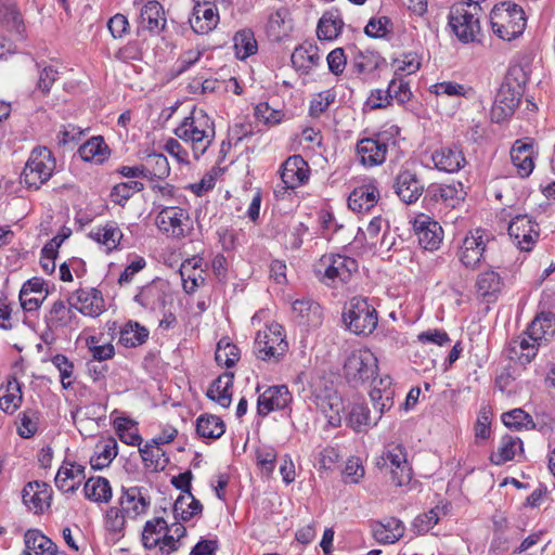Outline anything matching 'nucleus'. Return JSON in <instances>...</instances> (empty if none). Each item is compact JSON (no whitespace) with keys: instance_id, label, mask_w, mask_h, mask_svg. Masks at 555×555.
I'll use <instances>...</instances> for the list:
<instances>
[{"instance_id":"nucleus-18","label":"nucleus","mask_w":555,"mask_h":555,"mask_svg":"<svg viewBox=\"0 0 555 555\" xmlns=\"http://www.w3.org/2000/svg\"><path fill=\"white\" fill-rule=\"evenodd\" d=\"M392 188L399 199L406 205L415 204L426 191L417 173L405 168L399 170Z\"/></svg>"},{"instance_id":"nucleus-44","label":"nucleus","mask_w":555,"mask_h":555,"mask_svg":"<svg viewBox=\"0 0 555 555\" xmlns=\"http://www.w3.org/2000/svg\"><path fill=\"white\" fill-rule=\"evenodd\" d=\"M108 145L103 137H92L78 149L80 158L85 162H94L102 164L109 155Z\"/></svg>"},{"instance_id":"nucleus-39","label":"nucleus","mask_w":555,"mask_h":555,"mask_svg":"<svg viewBox=\"0 0 555 555\" xmlns=\"http://www.w3.org/2000/svg\"><path fill=\"white\" fill-rule=\"evenodd\" d=\"M517 450L524 453L522 440L517 436L506 434L500 439L498 450L490 454L489 461L495 466H501L514 460Z\"/></svg>"},{"instance_id":"nucleus-17","label":"nucleus","mask_w":555,"mask_h":555,"mask_svg":"<svg viewBox=\"0 0 555 555\" xmlns=\"http://www.w3.org/2000/svg\"><path fill=\"white\" fill-rule=\"evenodd\" d=\"M508 235L519 249L530 251L540 236V228L532 218L518 215L508 224Z\"/></svg>"},{"instance_id":"nucleus-12","label":"nucleus","mask_w":555,"mask_h":555,"mask_svg":"<svg viewBox=\"0 0 555 555\" xmlns=\"http://www.w3.org/2000/svg\"><path fill=\"white\" fill-rule=\"evenodd\" d=\"M288 349V344L280 324H272L263 332H258L254 343V352L263 361L279 362Z\"/></svg>"},{"instance_id":"nucleus-4","label":"nucleus","mask_w":555,"mask_h":555,"mask_svg":"<svg viewBox=\"0 0 555 555\" xmlns=\"http://www.w3.org/2000/svg\"><path fill=\"white\" fill-rule=\"evenodd\" d=\"M400 134L398 126H390L374 132L371 137L358 140L356 152L361 165L367 168L376 167L385 163L389 147L397 144Z\"/></svg>"},{"instance_id":"nucleus-42","label":"nucleus","mask_w":555,"mask_h":555,"mask_svg":"<svg viewBox=\"0 0 555 555\" xmlns=\"http://www.w3.org/2000/svg\"><path fill=\"white\" fill-rule=\"evenodd\" d=\"M23 401L22 383L10 375L5 385V392L0 396V409L9 415L15 413Z\"/></svg>"},{"instance_id":"nucleus-15","label":"nucleus","mask_w":555,"mask_h":555,"mask_svg":"<svg viewBox=\"0 0 555 555\" xmlns=\"http://www.w3.org/2000/svg\"><path fill=\"white\" fill-rule=\"evenodd\" d=\"M411 223L418 245L423 249L435 251L440 248L444 232L437 220L426 214H418Z\"/></svg>"},{"instance_id":"nucleus-48","label":"nucleus","mask_w":555,"mask_h":555,"mask_svg":"<svg viewBox=\"0 0 555 555\" xmlns=\"http://www.w3.org/2000/svg\"><path fill=\"white\" fill-rule=\"evenodd\" d=\"M169 529V525L163 517H154L144 524L141 541L146 550L157 547L159 538L164 534L165 530Z\"/></svg>"},{"instance_id":"nucleus-36","label":"nucleus","mask_w":555,"mask_h":555,"mask_svg":"<svg viewBox=\"0 0 555 555\" xmlns=\"http://www.w3.org/2000/svg\"><path fill=\"white\" fill-rule=\"evenodd\" d=\"M375 413L376 416L373 417L366 403H353L346 418L347 425L357 433H366L376 426L383 416L379 412Z\"/></svg>"},{"instance_id":"nucleus-50","label":"nucleus","mask_w":555,"mask_h":555,"mask_svg":"<svg viewBox=\"0 0 555 555\" xmlns=\"http://www.w3.org/2000/svg\"><path fill=\"white\" fill-rule=\"evenodd\" d=\"M235 55L238 60H246L258 50V44L251 29L238 30L233 38Z\"/></svg>"},{"instance_id":"nucleus-49","label":"nucleus","mask_w":555,"mask_h":555,"mask_svg":"<svg viewBox=\"0 0 555 555\" xmlns=\"http://www.w3.org/2000/svg\"><path fill=\"white\" fill-rule=\"evenodd\" d=\"M143 164L149 181L165 180L170 175L169 162L163 154H149Z\"/></svg>"},{"instance_id":"nucleus-64","label":"nucleus","mask_w":555,"mask_h":555,"mask_svg":"<svg viewBox=\"0 0 555 555\" xmlns=\"http://www.w3.org/2000/svg\"><path fill=\"white\" fill-rule=\"evenodd\" d=\"M470 91L472 88H466L464 85L457 83L455 81H442L431 86V92L436 93L437 95L467 98Z\"/></svg>"},{"instance_id":"nucleus-40","label":"nucleus","mask_w":555,"mask_h":555,"mask_svg":"<svg viewBox=\"0 0 555 555\" xmlns=\"http://www.w3.org/2000/svg\"><path fill=\"white\" fill-rule=\"evenodd\" d=\"M344 27V21L338 9H331L323 13L318 22L317 36L319 40L336 39Z\"/></svg>"},{"instance_id":"nucleus-22","label":"nucleus","mask_w":555,"mask_h":555,"mask_svg":"<svg viewBox=\"0 0 555 555\" xmlns=\"http://www.w3.org/2000/svg\"><path fill=\"white\" fill-rule=\"evenodd\" d=\"M310 168L301 155L289 156L281 167L283 189L295 190L309 180Z\"/></svg>"},{"instance_id":"nucleus-23","label":"nucleus","mask_w":555,"mask_h":555,"mask_svg":"<svg viewBox=\"0 0 555 555\" xmlns=\"http://www.w3.org/2000/svg\"><path fill=\"white\" fill-rule=\"evenodd\" d=\"M189 220V214L181 207H164L157 215L156 223L158 229L172 237H184L186 231L184 221Z\"/></svg>"},{"instance_id":"nucleus-53","label":"nucleus","mask_w":555,"mask_h":555,"mask_svg":"<svg viewBox=\"0 0 555 555\" xmlns=\"http://www.w3.org/2000/svg\"><path fill=\"white\" fill-rule=\"evenodd\" d=\"M34 485L37 488H35L34 493H31V499L28 500V502H30L29 509L40 515L51 506L52 489L44 481L35 480Z\"/></svg>"},{"instance_id":"nucleus-30","label":"nucleus","mask_w":555,"mask_h":555,"mask_svg":"<svg viewBox=\"0 0 555 555\" xmlns=\"http://www.w3.org/2000/svg\"><path fill=\"white\" fill-rule=\"evenodd\" d=\"M371 531L379 544H392L399 541L405 531L403 522L396 517H385L371 521Z\"/></svg>"},{"instance_id":"nucleus-63","label":"nucleus","mask_w":555,"mask_h":555,"mask_svg":"<svg viewBox=\"0 0 555 555\" xmlns=\"http://www.w3.org/2000/svg\"><path fill=\"white\" fill-rule=\"evenodd\" d=\"M255 116L266 125L275 126L282 122L285 114L281 109H272L267 102H261L255 107Z\"/></svg>"},{"instance_id":"nucleus-21","label":"nucleus","mask_w":555,"mask_h":555,"mask_svg":"<svg viewBox=\"0 0 555 555\" xmlns=\"http://www.w3.org/2000/svg\"><path fill=\"white\" fill-rule=\"evenodd\" d=\"M380 199V192L375 179H367L354 188L348 196V207L357 212H367Z\"/></svg>"},{"instance_id":"nucleus-45","label":"nucleus","mask_w":555,"mask_h":555,"mask_svg":"<svg viewBox=\"0 0 555 555\" xmlns=\"http://www.w3.org/2000/svg\"><path fill=\"white\" fill-rule=\"evenodd\" d=\"M87 500L95 503H108L112 499L109 481L101 476L90 477L83 487Z\"/></svg>"},{"instance_id":"nucleus-7","label":"nucleus","mask_w":555,"mask_h":555,"mask_svg":"<svg viewBox=\"0 0 555 555\" xmlns=\"http://www.w3.org/2000/svg\"><path fill=\"white\" fill-rule=\"evenodd\" d=\"M343 371L347 383L359 388L377 375L378 360L369 348H357L346 357Z\"/></svg>"},{"instance_id":"nucleus-51","label":"nucleus","mask_w":555,"mask_h":555,"mask_svg":"<svg viewBox=\"0 0 555 555\" xmlns=\"http://www.w3.org/2000/svg\"><path fill=\"white\" fill-rule=\"evenodd\" d=\"M320 56L318 50L313 46L297 47L291 56V62L297 70L308 72L319 63Z\"/></svg>"},{"instance_id":"nucleus-58","label":"nucleus","mask_w":555,"mask_h":555,"mask_svg":"<svg viewBox=\"0 0 555 555\" xmlns=\"http://www.w3.org/2000/svg\"><path fill=\"white\" fill-rule=\"evenodd\" d=\"M395 66L393 76L404 77L406 75L415 74L421 68V57L415 52L403 53L401 57L392 60Z\"/></svg>"},{"instance_id":"nucleus-38","label":"nucleus","mask_w":555,"mask_h":555,"mask_svg":"<svg viewBox=\"0 0 555 555\" xmlns=\"http://www.w3.org/2000/svg\"><path fill=\"white\" fill-rule=\"evenodd\" d=\"M234 382V373L225 372L214 379L206 392L211 401L218 403L222 408H229L232 402V388Z\"/></svg>"},{"instance_id":"nucleus-46","label":"nucleus","mask_w":555,"mask_h":555,"mask_svg":"<svg viewBox=\"0 0 555 555\" xmlns=\"http://www.w3.org/2000/svg\"><path fill=\"white\" fill-rule=\"evenodd\" d=\"M225 431L224 422L214 414H202L196 418V433L204 439H218Z\"/></svg>"},{"instance_id":"nucleus-62","label":"nucleus","mask_w":555,"mask_h":555,"mask_svg":"<svg viewBox=\"0 0 555 555\" xmlns=\"http://www.w3.org/2000/svg\"><path fill=\"white\" fill-rule=\"evenodd\" d=\"M17 433L23 438H31L38 430V416L34 410H26L20 414Z\"/></svg>"},{"instance_id":"nucleus-59","label":"nucleus","mask_w":555,"mask_h":555,"mask_svg":"<svg viewBox=\"0 0 555 555\" xmlns=\"http://www.w3.org/2000/svg\"><path fill=\"white\" fill-rule=\"evenodd\" d=\"M388 93H390L391 102L396 101L400 105H404L412 98V91L410 85L403 77L393 76L387 87Z\"/></svg>"},{"instance_id":"nucleus-41","label":"nucleus","mask_w":555,"mask_h":555,"mask_svg":"<svg viewBox=\"0 0 555 555\" xmlns=\"http://www.w3.org/2000/svg\"><path fill=\"white\" fill-rule=\"evenodd\" d=\"M95 449L89 461L93 470H102L108 467L118 454V444L113 437H108L102 443L96 444Z\"/></svg>"},{"instance_id":"nucleus-5","label":"nucleus","mask_w":555,"mask_h":555,"mask_svg":"<svg viewBox=\"0 0 555 555\" xmlns=\"http://www.w3.org/2000/svg\"><path fill=\"white\" fill-rule=\"evenodd\" d=\"M493 33L501 39L512 41L526 29L527 17L521 7L504 1L493 7L490 13Z\"/></svg>"},{"instance_id":"nucleus-27","label":"nucleus","mask_w":555,"mask_h":555,"mask_svg":"<svg viewBox=\"0 0 555 555\" xmlns=\"http://www.w3.org/2000/svg\"><path fill=\"white\" fill-rule=\"evenodd\" d=\"M292 393L287 386H271L259 395L257 400V412L261 416H267L275 410L285 409L292 401Z\"/></svg>"},{"instance_id":"nucleus-20","label":"nucleus","mask_w":555,"mask_h":555,"mask_svg":"<svg viewBox=\"0 0 555 555\" xmlns=\"http://www.w3.org/2000/svg\"><path fill=\"white\" fill-rule=\"evenodd\" d=\"M118 508L128 518L135 519L138 516L145 514L151 505V499L143 487L121 488V494L118 499Z\"/></svg>"},{"instance_id":"nucleus-34","label":"nucleus","mask_w":555,"mask_h":555,"mask_svg":"<svg viewBox=\"0 0 555 555\" xmlns=\"http://www.w3.org/2000/svg\"><path fill=\"white\" fill-rule=\"evenodd\" d=\"M431 159L438 170L449 173L457 172L466 163L457 145L442 146L433 153Z\"/></svg>"},{"instance_id":"nucleus-35","label":"nucleus","mask_w":555,"mask_h":555,"mask_svg":"<svg viewBox=\"0 0 555 555\" xmlns=\"http://www.w3.org/2000/svg\"><path fill=\"white\" fill-rule=\"evenodd\" d=\"M202 263L203 257L196 255L185 259L180 267L179 272L182 280V287L189 295L194 294L197 288L205 283V278L202 274L203 270L196 272V270L202 267Z\"/></svg>"},{"instance_id":"nucleus-37","label":"nucleus","mask_w":555,"mask_h":555,"mask_svg":"<svg viewBox=\"0 0 555 555\" xmlns=\"http://www.w3.org/2000/svg\"><path fill=\"white\" fill-rule=\"evenodd\" d=\"M511 159L519 177H529L534 169L533 145L517 140L511 150Z\"/></svg>"},{"instance_id":"nucleus-8","label":"nucleus","mask_w":555,"mask_h":555,"mask_svg":"<svg viewBox=\"0 0 555 555\" xmlns=\"http://www.w3.org/2000/svg\"><path fill=\"white\" fill-rule=\"evenodd\" d=\"M55 169V158L46 146L35 147L21 175V182L29 189L38 190L46 183Z\"/></svg>"},{"instance_id":"nucleus-33","label":"nucleus","mask_w":555,"mask_h":555,"mask_svg":"<svg viewBox=\"0 0 555 555\" xmlns=\"http://www.w3.org/2000/svg\"><path fill=\"white\" fill-rule=\"evenodd\" d=\"M296 322L307 327H318L322 324L323 311L321 306L310 299H297L292 305Z\"/></svg>"},{"instance_id":"nucleus-25","label":"nucleus","mask_w":555,"mask_h":555,"mask_svg":"<svg viewBox=\"0 0 555 555\" xmlns=\"http://www.w3.org/2000/svg\"><path fill=\"white\" fill-rule=\"evenodd\" d=\"M166 26L163 5L157 0L146 1L140 10L137 34L146 30L152 35H159Z\"/></svg>"},{"instance_id":"nucleus-11","label":"nucleus","mask_w":555,"mask_h":555,"mask_svg":"<svg viewBox=\"0 0 555 555\" xmlns=\"http://www.w3.org/2000/svg\"><path fill=\"white\" fill-rule=\"evenodd\" d=\"M466 196L463 184L456 183H430L423 197V207L428 211L442 208H455L460 206Z\"/></svg>"},{"instance_id":"nucleus-13","label":"nucleus","mask_w":555,"mask_h":555,"mask_svg":"<svg viewBox=\"0 0 555 555\" xmlns=\"http://www.w3.org/2000/svg\"><path fill=\"white\" fill-rule=\"evenodd\" d=\"M377 466L391 475L396 487L408 485L412 479V468L406 460V453L401 444H392L377 460Z\"/></svg>"},{"instance_id":"nucleus-28","label":"nucleus","mask_w":555,"mask_h":555,"mask_svg":"<svg viewBox=\"0 0 555 555\" xmlns=\"http://www.w3.org/2000/svg\"><path fill=\"white\" fill-rule=\"evenodd\" d=\"M371 380L373 382V388L370 391V398L373 408L379 414H384L393 406L395 388L392 378L389 375L377 378V375H375Z\"/></svg>"},{"instance_id":"nucleus-31","label":"nucleus","mask_w":555,"mask_h":555,"mask_svg":"<svg viewBox=\"0 0 555 555\" xmlns=\"http://www.w3.org/2000/svg\"><path fill=\"white\" fill-rule=\"evenodd\" d=\"M475 286L478 296L490 304L496 301L505 283L498 271L489 269L478 274Z\"/></svg>"},{"instance_id":"nucleus-16","label":"nucleus","mask_w":555,"mask_h":555,"mask_svg":"<svg viewBox=\"0 0 555 555\" xmlns=\"http://www.w3.org/2000/svg\"><path fill=\"white\" fill-rule=\"evenodd\" d=\"M387 67V61L378 52L372 50L357 51L350 68L362 81H376L380 75L379 72Z\"/></svg>"},{"instance_id":"nucleus-57","label":"nucleus","mask_w":555,"mask_h":555,"mask_svg":"<svg viewBox=\"0 0 555 555\" xmlns=\"http://www.w3.org/2000/svg\"><path fill=\"white\" fill-rule=\"evenodd\" d=\"M215 360L219 365L230 369L240 360V350L236 345L225 338L220 339L217 344Z\"/></svg>"},{"instance_id":"nucleus-52","label":"nucleus","mask_w":555,"mask_h":555,"mask_svg":"<svg viewBox=\"0 0 555 555\" xmlns=\"http://www.w3.org/2000/svg\"><path fill=\"white\" fill-rule=\"evenodd\" d=\"M126 518L118 506H112L105 514V529L114 542L119 541L125 535Z\"/></svg>"},{"instance_id":"nucleus-6","label":"nucleus","mask_w":555,"mask_h":555,"mask_svg":"<svg viewBox=\"0 0 555 555\" xmlns=\"http://www.w3.org/2000/svg\"><path fill=\"white\" fill-rule=\"evenodd\" d=\"M343 321L350 333L369 336L377 327L378 313L366 297L354 296L345 305Z\"/></svg>"},{"instance_id":"nucleus-1","label":"nucleus","mask_w":555,"mask_h":555,"mask_svg":"<svg viewBox=\"0 0 555 555\" xmlns=\"http://www.w3.org/2000/svg\"><path fill=\"white\" fill-rule=\"evenodd\" d=\"M529 75L528 64L509 65L491 107L492 121L501 122L515 113L525 92Z\"/></svg>"},{"instance_id":"nucleus-29","label":"nucleus","mask_w":555,"mask_h":555,"mask_svg":"<svg viewBox=\"0 0 555 555\" xmlns=\"http://www.w3.org/2000/svg\"><path fill=\"white\" fill-rule=\"evenodd\" d=\"M167 288L168 286L163 280H153L140 288L133 300L144 309L155 311L165 307Z\"/></svg>"},{"instance_id":"nucleus-60","label":"nucleus","mask_w":555,"mask_h":555,"mask_svg":"<svg viewBox=\"0 0 555 555\" xmlns=\"http://www.w3.org/2000/svg\"><path fill=\"white\" fill-rule=\"evenodd\" d=\"M335 100L336 93L333 90H325L319 92L310 101L309 115L312 118H319L328 109V107L335 102Z\"/></svg>"},{"instance_id":"nucleus-55","label":"nucleus","mask_w":555,"mask_h":555,"mask_svg":"<svg viewBox=\"0 0 555 555\" xmlns=\"http://www.w3.org/2000/svg\"><path fill=\"white\" fill-rule=\"evenodd\" d=\"M73 309L74 307H66L63 300H56L46 317L48 327L59 328L67 326L73 317Z\"/></svg>"},{"instance_id":"nucleus-14","label":"nucleus","mask_w":555,"mask_h":555,"mask_svg":"<svg viewBox=\"0 0 555 555\" xmlns=\"http://www.w3.org/2000/svg\"><path fill=\"white\" fill-rule=\"evenodd\" d=\"M494 237L482 229H476L467 234L461 245L459 259L461 263L470 270L476 269L485 259V254Z\"/></svg>"},{"instance_id":"nucleus-47","label":"nucleus","mask_w":555,"mask_h":555,"mask_svg":"<svg viewBox=\"0 0 555 555\" xmlns=\"http://www.w3.org/2000/svg\"><path fill=\"white\" fill-rule=\"evenodd\" d=\"M146 327L134 321H128L119 331L118 341L127 348H135L143 345L149 338Z\"/></svg>"},{"instance_id":"nucleus-19","label":"nucleus","mask_w":555,"mask_h":555,"mask_svg":"<svg viewBox=\"0 0 555 555\" xmlns=\"http://www.w3.org/2000/svg\"><path fill=\"white\" fill-rule=\"evenodd\" d=\"M68 305L81 314L96 318L105 310V304L101 291L96 288H79L67 299Z\"/></svg>"},{"instance_id":"nucleus-24","label":"nucleus","mask_w":555,"mask_h":555,"mask_svg":"<svg viewBox=\"0 0 555 555\" xmlns=\"http://www.w3.org/2000/svg\"><path fill=\"white\" fill-rule=\"evenodd\" d=\"M524 334L538 345L547 346L555 337V313L551 311L537 313Z\"/></svg>"},{"instance_id":"nucleus-2","label":"nucleus","mask_w":555,"mask_h":555,"mask_svg":"<svg viewBox=\"0 0 555 555\" xmlns=\"http://www.w3.org/2000/svg\"><path fill=\"white\" fill-rule=\"evenodd\" d=\"M173 133L189 144L194 158L199 159L215 140V122L204 109L194 106L191 114L175 128Z\"/></svg>"},{"instance_id":"nucleus-43","label":"nucleus","mask_w":555,"mask_h":555,"mask_svg":"<svg viewBox=\"0 0 555 555\" xmlns=\"http://www.w3.org/2000/svg\"><path fill=\"white\" fill-rule=\"evenodd\" d=\"M139 452L145 468L153 472L164 470L169 463L166 452L151 440L146 441L143 447H139Z\"/></svg>"},{"instance_id":"nucleus-9","label":"nucleus","mask_w":555,"mask_h":555,"mask_svg":"<svg viewBox=\"0 0 555 555\" xmlns=\"http://www.w3.org/2000/svg\"><path fill=\"white\" fill-rule=\"evenodd\" d=\"M358 261L340 254H325L317 263L315 272L321 281L327 285L336 282L348 283L353 273L358 271Z\"/></svg>"},{"instance_id":"nucleus-3","label":"nucleus","mask_w":555,"mask_h":555,"mask_svg":"<svg viewBox=\"0 0 555 555\" xmlns=\"http://www.w3.org/2000/svg\"><path fill=\"white\" fill-rule=\"evenodd\" d=\"M481 7L478 3L455 2L448 14V28L464 44L477 42L481 33Z\"/></svg>"},{"instance_id":"nucleus-32","label":"nucleus","mask_w":555,"mask_h":555,"mask_svg":"<svg viewBox=\"0 0 555 555\" xmlns=\"http://www.w3.org/2000/svg\"><path fill=\"white\" fill-rule=\"evenodd\" d=\"M1 27L12 35L15 41H25L27 38L26 26L20 9L15 3H2L0 5Z\"/></svg>"},{"instance_id":"nucleus-56","label":"nucleus","mask_w":555,"mask_h":555,"mask_svg":"<svg viewBox=\"0 0 555 555\" xmlns=\"http://www.w3.org/2000/svg\"><path fill=\"white\" fill-rule=\"evenodd\" d=\"M116 434L121 442L128 446H138L142 443V437L138 429L133 428L134 423L128 417H118L114 421Z\"/></svg>"},{"instance_id":"nucleus-10","label":"nucleus","mask_w":555,"mask_h":555,"mask_svg":"<svg viewBox=\"0 0 555 555\" xmlns=\"http://www.w3.org/2000/svg\"><path fill=\"white\" fill-rule=\"evenodd\" d=\"M193 474L186 470L171 478V485L182 493L176 499L172 513L176 520L190 521L203 513V504L191 492Z\"/></svg>"},{"instance_id":"nucleus-54","label":"nucleus","mask_w":555,"mask_h":555,"mask_svg":"<svg viewBox=\"0 0 555 555\" xmlns=\"http://www.w3.org/2000/svg\"><path fill=\"white\" fill-rule=\"evenodd\" d=\"M89 236L95 242L105 245L111 250L118 246L122 233L116 224L107 223L102 228L92 230Z\"/></svg>"},{"instance_id":"nucleus-61","label":"nucleus","mask_w":555,"mask_h":555,"mask_svg":"<svg viewBox=\"0 0 555 555\" xmlns=\"http://www.w3.org/2000/svg\"><path fill=\"white\" fill-rule=\"evenodd\" d=\"M392 26L393 24L388 16L372 17L364 27V34L374 39L385 38L392 31Z\"/></svg>"},{"instance_id":"nucleus-26","label":"nucleus","mask_w":555,"mask_h":555,"mask_svg":"<svg viewBox=\"0 0 555 555\" xmlns=\"http://www.w3.org/2000/svg\"><path fill=\"white\" fill-rule=\"evenodd\" d=\"M189 23L195 34L206 35L210 33L219 24L217 7L210 2H196L192 15L189 18Z\"/></svg>"}]
</instances>
